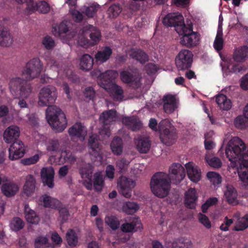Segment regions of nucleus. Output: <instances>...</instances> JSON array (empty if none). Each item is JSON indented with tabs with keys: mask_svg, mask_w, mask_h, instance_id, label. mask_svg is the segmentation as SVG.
Listing matches in <instances>:
<instances>
[{
	"mask_svg": "<svg viewBox=\"0 0 248 248\" xmlns=\"http://www.w3.org/2000/svg\"><path fill=\"white\" fill-rule=\"evenodd\" d=\"M137 150L141 153H147L151 147L150 140L147 138H141L135 140Z\"/></svg>",
	"mask_w": 248,
	"mask_h": 248,
	"instance_id": "obj_37",
	"label": "nucleus"
},
{
	"mask_svg": "<svg viewBox=\"0 0 248 248\" xmlns=\"http://www.w3.org/2000/svg\"><path fill=\"white\" fill-rule=\"evenodd\" d=\"M119 192L126 198H130L132 196V190L135 186V182L130 178L122 176L118 181Z\"/></svg>",
	"mask_w": 248,
	"mask_h": 248,
	"instance_id": "obj_15",
	"label": "nucleus"
},
{
	"mask_svg": "<svg viewBox=\"0 0 248 248\" xmlns=\"http://www.w3.org/2000/svg\"><path fill=\"white\" fill-rule=\"evenodd\" d=\"M49 10V5L46 1H40L38 2L37 11L42 13L46 14L48 13Z\"/></svg>",
	"mask_w": 248,
	"mask_h": 248,
	"instance_id": "obj_63",
	"label": "nucleus"
},
{
	"mask_svg": "<svg viewBox=\"0 0 248 248\" xmlns=\"http://www.w3.org/2000/svg\"><path fill=\"white\" fill-rule=\"evenodd\" d=\"M248 227V214L238 218L235 223L233 230L237 231H243Z\"/></svg>",
	"mask_w": 248,
	"mask_h": 248,
	"instance_id": "obj_43",
	"label": "nucleus"
},
{
	"mask_svg": "<svg viewBox=\"0 0 248 248\" xmlns=\"http://www.w3.org/2000/svg\"><path fill=\"white\" fill-rule=\"evenodd\" d=\"M218 202V199L216 197L209 198L206 202L202 205V209L203 212H205L208 208L213 205L216 204Z\"/></svg>",
	"mask_w": 248,
	"mask_h": 248,
	"instance_id": "obj_60",
	"label": "nucleus"
},
{
	"mask_svg": "<svg viewBox=\"0 0 248 248\" xmlns=\"http://www.w3.org/2000/svg\"><path fill=\"white\" fill-rule=\"evenodd\" d=\"M24 154V146L20 140L14 142L9 149V157L12 160H16L22 157Z\"/></svg>",
	"mask_w": 248,
	"mask_h": 248,
	"instance_id": "obj_19",
	"label": "nucleus"
},
{
	"mask_svg": "<svg viewBox=\"0 0 248 248\" xmlns=\"http://www.w3.org/2000/svg\"><path fill=\"white\" fill-rule=\"evenodd\" d=\"M24 223L22 220L19 217H15L11 221L10 227L14 231H17L22 229Z\"/></svg>",
	"mask_w": 248,
	"mask_h": 248,
	"instance_id": "obj_53",
	"label": "nucleus"
},
{
	"mask_svg": "<svg viewBox=\"0 0 248 248\" xmlns=\"http://www.w3.org/2000/svg\"><path fill=\"white\" fill-rule=\"evenodd\" d=\"M170 175L174 177L175 183H180L186 176L184 168L179 163H173L169 168Z\"/></svg>",
	"mask_w": 248,
	"mask_h": 248,
	"instance_id": "obj_25",
	"label": "nucleus"
},
{
	"mask_svg": "<svg viewBox=\"0 0 248 248\" xmlns=\"http://www.w3.org/2000/svg\"><path fill=\"white\" fill-rule=\"evenodd\" d=\"M122 121L123 124L133 131H137L142 126L141 122L136 117L132 116L129 117L124 116L122 118Z\"/></svg>",
	"mask_w": 248,
	"mask_h": 248,
	"instance_id": "obj_29",
	"label": "nucleus"
},
{
	"mask_svg": "<svg viewBox=\"0 0 248 248\" xmlns=\"http://www.w3.org/2000/svg\"><path fill=\"white\" fill-rule=\"evenodd\" d=\"M66 238L68 244L70 246H75L78 242V237L74 231L71 229L66 233Z\"/></svg>",
	"mask_w": 248,
	"mask_h": 248,
	"instance_id": "obj_50",
	"label": "nucleus"
},
{
	"mask_svg": "<svg viewBox=\"0 0 248 248\" xmlns=\"http://www.w3.org/2000/svg\"><path fill=\"white\" fill-rule=\"evenodd\" d=\"M100 8V6L98 4L93 3L86 7L85 10V14L89 18L93 17Z\"/></svg>",
	"mask_w": 248,
	"mask_h": 248,
	"instance_id": "obj_49",
	"label": "nucleus"
},
{
	"mask_svg": "<svg viewBox=\"0 0 248 248\" xmlns=\"http://www.w3.org/2000/svg\"><path fill=\"white\" fill-rule=\"evenodd\" d=\"M122 11L119 5L113 4L109 7L107 11L108 16L110 18L116 17Z\"/></svg>",
	"mask_w": 248,
	"mask_h": 248,
	"instance_id": "obj_51",
	"label": "nucleus"
},
{
	"mask_svg": "<svg viewBox=\"0 0 248 248\" xmlns=\"http://www.w3.org/2000/svg\"><path fill=\"white\" fill-rule=\"evenodd\" d=\"M98 139L99 138L95 135L90 136L89 139V152L92 159L93 161H97L101 162L102 160V156L100 154L101 147L98 142Z\"/></svg>",
	"mask_w": 248,
	"mask_h": 248,
	"instance_id": "obj_17",
	"label": "nucleus"
},
{
	"mask_svg": "<svg viewBox=\"0 0 248 248\" xmlns=\"http://www.w3.org/2000/svg\"><path fill=\"white\" fill-rule=\"evenodd\" d=\"M214 135L213 131H210L205 134L204 146L207 150L213 149L215 147V143L212 140H209L210 137H212Z\"/></svg>",
	"mask_w": 248,
	"mask_h": 248,
	"instance_id": "obj_56",
	"label": "nucleus"
},
{
	"mask_svg": "<svg viewBox=\"0 0 248 248\" xmlns=\"http://www.w3.org/2000/svg\"><path fill=\"white\" fill-rule=\"evenodd\" d=\"M20 135V130L18 126L13 125L7 127L3 133V139L7 143L14 142Z\"/></svg>",
	"mask_w": 248,
	"mask_h": 248,
	"instance_id": "obj_22",
	"label": "nucleus"
},
{
	"mask_svg": "<svg viewBox=\"0 0 248 248\" xmlns=\"http://www.w3.org/2000/svg\"><path fill=\"white\" fill-rule=\"evenodd\" d=\"M57 97L56 88L54 86L48 85L40 90L38 104L41 107L47 106L49 104L54 103Z\"/></svg>",
	"mask_w": 248,
	"mask_h": 248,
	"instance_id": "obj_14",
	"label": "nucleus"
},
{
	"mask_svg": "<svg viewBox=\"0 0 248 248\" xmlns=\"http://www.w3.org/2000/svg\"><path fill=\"white\" fill-rule=\"evenodd\" d=\"M222 31H217V33L214 42L213 46L215 50L218 52L220 51L223 46L224 41L222 38Z\"/></svg>",
	"mask_w": 248,
	"mask_h": 248,
	"instance_id": "obj_45",
	"label": "nucleus"
},
{
	"mask_svg": "<svg viewBox=\"0 0 248 248\" xmlns=\"http://www.w3.org/2000/svg\"><path fill=\"white\" fill-rule=\"evenodd\" d=\"M163 23L166 26L175 28L176 31L181 36L180 43L187 47L196 46L200 43V35L193 31L191 23L185 24L182 15L179 13L168 14L163 19Z\"/></svg>",
	"mask_w": 248,
	"mask_h": 248,
	"instance_id": "obj_2",
	"label": "nucleus"
},
{
	"mask_svg": "<svg viewBox=\"0 0 248 248\" xmlns=\"http://www.w3.org/2000/svg\"><path fill=\"white\" fill-rule=\"evenodd\" d=\"M112 54V50L109 47H105L98 51L95 55L96 62L101 64L108 61Z\"/></svg>",
	"mask_w": 248,
	"mask_h": 248,
	"instance_id": "obj_36",
	"label": "nucleus"
},
{
	"mask_svg": "<svg viewBox=\"0 0 248 248\" xmlns=\"http://www.w3.org/2000/svg\"><path fill=\"white\" fill-rule=\"evenodd\" d=\"M244 115L237 116L234 120L235 126L240 129H244L248 127V120Z\"/></svg>",
	"mask_w": 248,
	"mask_h": 248,
	"instance_id": "obj_47",
	"label": "nucleus"
},
{
	"mask_svg": "<svg viewBox=\"0 0 248 248\" xmlns=\"http://www.w3.org/2000/svg\"><path fill=\"white\" fill-rule=\"evenodd\" d=\"M24 78L14 77L10 79L9 82V90L11 94L15 98H27L32 92L31 85L27 82Z\"/></svg>",
	"mask_w": 248,
	"mask_h": 248,
	"instance_id": "obj_7",
	"label": "nucleus"
},
{
	"mask_svg": "<svg viewBox=\"0 0 248 248\" xmlns=\"http://www.w3.org/2000/svg\"><path fill=\"white\" fill-rule=\"evenodd\" d=\"M100 39L101 34L99 31L91 25H87L79 31L77 42L81 46L88 47L93 45Z\"/></svg>",
	"mask_w": 248,
	"mask_h": 248,
	"instance_id": "obj_8",
	"label": "nucleus"
},
{
	"mask_svg": "<svg viewBox=\"0 0 248 248\" xmlns=\"http://www.w3.org/2000/svg\"><path fill=\"white\" fill-rule=\"evenodd\" d=\"M150 187L155 196L160 198L167 196L170 189V180L169 174L162 172L155 174L151 180Z\"/></svg>",
	"mask_w": 248,
	"mask_h": 248,
	"instance_id": "obj_5",
	"label": "nucleus"
},
{
	"mask_svg": "<svg viewBox=\"0 0 248 248\" xmlns=\"http://www.w3.org/2000/svg\"><path fill=\"white\" fill-rule=\"evenodd\" d=\"M54 170L52 167L43 168L41 170V176L43 183L50 188L54 186Z\"/></svg>",
	"mask_w": 248,
	"mask_h": 248,
	"instance_id": "obj_23",
	"label": "nucleus"
},
{
	"mask_svg": "<svg viewBox=\"0 0 248 248\" xmlns=\"http://www.w3.org/2000/svg\"><path fill=\"white\" fill-rule=\"evenodd\" d=\"M161 141L168 146L172 144L175 140V130L169 119H164L159 124Z\"/></svg>",
	"mask_w": 248,
	"mask_h": 248,
	"instance_id": "obj_11",
	"label": "nucleus"
},
{
	"mask_svg": "<svg viewBox=\"0 0 248 248\" xmlns=\"http://www.w3.org/2000/svg\"><path fill=\"white\" fill-rule=\"evenodd\" d=\"M42 44L47 49H51L55 46L54 41L51 37L48 36H46L44 38Z\"/></svg>",
	"mask_w": 248,
	"mask_h": 248,
	"instance_id": "obj_62",
	"label": "nucleus"
},
{
	"mask_svg": "<svg viewBox=\"0 0 248 248\" xmlns=\"http://www.w3.org/2000/svg\"><path fill=\"white\" fill-rule=\"evenodd\" d=\"M75 160V157L69 151H64L62 152L60 160L57 162L55 161V157L51 156L48 159V162L51 164L58 163L63 164L64 163H72Z\"/></svg>",
	"mask_w": 248,
	"mask_h": 248,
	"instance_id": "obj_30",
	"label": "nucleus"
},
{
	"mask_svg": "<svg viewBox=\"0 0 248 248\" xmlns=\"http://www.w3.org/2000/svg\"><path fill=\"white\" fill-rule=\"evenodd\" d=\"M198 193L194 188H189L185 194V205L189 208L193 209L196 207L198 200Z\"/></svg>",
	"mask_w": 248,
	"mask_h": 248,
	"instance_id": "obj_27",
	"label": "nucleus"
},
{
	"mask_svg": "<svg viewBox=\"0 0 248 248\" xmlns=\"http://www.w3.org/2000/svg\"><path fill=\"white\" fill-rule=\"evenodd\" d=\"M163 102L164 110L167 113H172L177 108L176 99L171 95L164 96Z\"/></svg>",
	"mask_w": 248,
	"mask_h": 248,
	"instance_id": "obj_32",
	"label": "nucleus"
},
{
	"mask_svg": "<svg viewBox=\"0 0 248 248\" xmlns=\"http://www.w3.org/2000/svg\"><path fill=\"white\" fill-rule=\"evenodd\" d=\"M111 150L113 154L116 155H120L123 148V141L121 138L115 137L110 144Z\"/></svg>",
	"mask_w": 248,
	"mask_h": 248,
	"instance_id": "obj_42",
	"label": "nucleus"
},
{
	"mask_svg": "<svg viewBox=\"0 0 248 248\" xmlns=\"http://www.w3.org/2000/svg\"><path fill=\"white\" fill-rule=\"evenodd\" d=\"M118 119V116L114 110L103 112L99 118L100 121L102 124V128L99 131L100 134L104 138L109 137L110 129Z\"/></svg>",
	"mask_w": 248,
	"mask_h": 248,
	"instance_id": "obj_10",
	"label": "nucleus"
},
{
	"mask_svg": "<svg viewBox=\"0 0 248 248\" xmlns=\"http://www.w3.org/2000/svg\"><path fill=\"white\" fill-rule=\"evenodd\" d=\"M127 54L132 58L135 59L141 63L148 60V56L140 50L131 49L128 50Z\"/></svg>",
	"mask_w": 248,
	"mask_h": 248,
	"instance_id": "obj_41",
	"label": "nucleus"
},
{
	"mask_svg": "<svg viewBox=\"0 0 248 248\" xmlns=\"http://www.w3.org/2000/svg\"><path fill=\"white\" fill-rule=\"evenodd\" d=\"M92 73L93 76L97 78L99 86L108 92L114 100L121 101L124 99L123 89L112 82L118 76L116 71L108 70L102 73L100 70H95Z\"/></svg>",
	"mask_w": 248,
	"mask_h": 248,
	"instance_id": "obj_3",
	"label": "nucleus"
},
{
	"mask_svg": "<svg viewBox=\"0 0 248 248\" xmlns=\"http://www.w3.org/2000/svg\"><path fill=\"white\" fill-rule=\"evenodd\" d=\"M206 176L213 185H218L221 182V177L217 172L209 171L207 172Z\"/></svg>",
	"mask_w": 248,
	"mask_h": 248,
	"instance_id": "obj_52",
	"label": "nucleus"
},
{
	"mask_svg": "<svg viewBox=\"0 0 248 248\" xmlns=\"http://www.w3.org/2000/svg\"><path fill=\"white\" fill-rule=\"evenodd\" d=\"M225 154L230 161V167L236 168L242 186L248 189V149L244 141L234 137L228 142Z\"/></svg>",
	"mask_w": 248,
	"mask_h": 248,
	"instance_id": "obj_1",
	"label": "nucleus"
},
{
	"mask_svg": "<svg viewBox=\"0 0 248 248\" xmlns=\"http://www.w3.org/2000/svg\"><path fill=\"white\" fill-rule=\"evenodd\" d=\"M192 61L193 54L187 49L180 51L175 59L176 66L179 70H184L189 67Z\"/></svg>",
	"mask_w": 248,
	"mask_h": 248,
	"instance_id": "obj_16",
	"label": "nucleus"
},
{
	"mask_svg": "<svg viewBox=\"0 0 248 248\" xmlns=\"http://www.w3.org/2000/svg\"><path fill=\"white\" fill-rule=\"evenodd\" d=\"M68 26L66 21H63L59 25H55L53 27L52 32L55 36H59L62 34L65 33L68 31Z\"/></svg>",
	"mask_w": 248,
	"mask_h": 248,
	"instance_id": "obj_46",
	"label": "nucleus"
},
{
	"mask_svg": "<svg viewBox=\"0 0 248 248\" xmlns=\"http://www.w3.org/2000/svg\"><path fill=\"white\" fill-rule=\"evenodd\" d=\"M142 225L140 220L135 219L131 223H125L121 226L123 232H133L142 229Z\"/></svg>",
	"mask_w": 248,
	"mask_h": 248,
	"instance_id": "obj_33",
	"label": "nucleus"
},
{
	"mask_svg": "<svg viewBox=\"0 0 248 248\" xmlns=\"http://www.w3.org/2000/svg\"><path fill=\"white\" fill-rule=\"evenodd\" d=\"M43 69V64L38 58H33L28 62L21 71V76L26 80H31L37 77Z\"/></svg>",
	"mask_w": 248,
	"mask_h": 248,
	"instance_id": "obj_12",
	"label": "nucleus"
},
{
	"mask_svg": "<svg viewBox=\"0 0 248 248\" xmlns=\"http://www.w3.org/2000/svg\"><path fill=\"white\" fill-rule=\"evenodd\" d=\"M35 248H47L49 246L48 239L45 236H38L35 239Z\"/></svg>",
	"mask_w": 248,
	"mask_h": 248,
	"instance_id": "obj_54",
	"label": "nucleus"
},
{
	"mask_svg": "<svg viewBox=\"0 0 248 248\" xmlns=\"http://www.w3.org/2000/svg\"><path fill=\"white\" fill-rule=\"evenodd\" d=\"M41 202L45 207L51 208H57L61 207V203L57 199L46 195L42 196Z\"/></svg>",
	"mask_w": 248,
	"mask_h": 248,
	"instance_id": "obj_38",
	"label": "nucleus"
},
{
	"mask_svg": "<svg viewBox=\"0 0 248 248\" xmlns=\"http://www.w3.org/2000/svg\"><path fill=\"white\" fill-rule=\"evenodd\" d=\"M46 67L50 70L56 71L58 76H65L70 78L72 70L63 66L62 57L59 55H53L46 59Z\"/></svg>",
	"mask_w": 248,
	"mask_h": 248,
	"instance_id": "obj_13",
	"label": "nucleus"
},
{
	"mask_svg": "<svg viewBox=\"0 0 248 248\" xmlns=\"http://www.w3.org/2000/svg\"><path fill=\"white\" fill-rule=\"evenodd\" d=\"M46 118L51 127L57 132L63 131L66 127L67 122L64 113L55 106L47 108Z\"/></svg>",
	"mask_w": 248,
	"mask_h": 248,
	"instance_id": "obj_6",
	"label": "nucleus"
},
{
	"mask_svg": "<svg viewBox=\"0 0 248 248\" xmlns=\"http://www.w3.org/2000/svg\"><path fill=\"white\" fill-rule=\"evenodd\" d=\"M222 62L220 63L222 67L223 76L227 77L233 73H237L245 70L240 64H234L233 61L242 62L248 57V47L243 46L234 49L233 59L230 57H222L220 55Z\"/></svg>",
	"mask_w": 248,
	"mask_h": 248,
	"instance_id": "obj_4",
	"label": "nucleus"
},
{
	"mask_svg": "<svg viewBox=\"0 0 248 248\" xmlns=\"http://www.w3.org/2000/svg\"><path fill=\"white\" fill-rule=\"evenodd\" d=\"M13 41V38L8 30L0 25V44L2 46H8L12 45Z\"/></svg>",
	"mask_w": 248,
	"mask_h": 248,
	"instance_id": "obj_34",
	"label": "nucleus"
},
{
	"mask_svg": "<svg viewBox=\"0 0 248 248\" xmlns=\"http://www.w3.org/2000/svg\"><path fill=\"white\" fill-rule=\"evenodd\" d=\"M68 133L72 139L77 138L82 141L87 135V130L81 123H77L69 129Z\"/></svg>",
	"mask_w": 248,
	"mask_h": 248,
	"instance_id": "obj_21",
	"label": "nucleus"
},
{
	"mask_svg": "<svg viewBox=\"0 0 248 248\" xmlns=\"http://www.w3.org/2000/svg\"><path fill=\"white\" fill-rule=\"evenodd\" d=\"M39 155L38 154H36L30 157L22 159L21 162L22 164L25 165H30L36 163L39 160Z\"/></svg>",
	"mask_w": 248,
	"mask_h": 248,
	"instance_id": "obj_64",
	"label": "nucleus"
},
{
	"mask_svg": "<svg viewBox=\"0 0 248 248\" xmlns=\"http://www.w3.org/2000/svg\"><path fill=\"white\" fill-rule=\"evenodd\" d=\"M139 205L134 202H127L123 203L122 207L123 211L128 214H132L138 210Z\"/></svg>",
	"mask_w": 248,
	"mask_h": 248,
	"instance_id": "obj_44",
	"label": "nucleus"
},
{
	"mask_svg": "<svg viewBox=\"0 0 248 248\" xmlns=\"http://www.w3.org/2000/svg\"><path fill=\"white\" fill-rule=\"evenodd\" d=\"M192 244L188 239H181L172 243H168V248H191Z\"/></svg>",
	"mask_w": 248,
	"mask_h": 248,
	"instance_id": "obj_40",
	"label": "nucleus"
},
{
	"mask_svg": "<svg viewBox=\"0 0 248 248\" xmlns=\"http://www.w3.org/2000/svg\"><path fill=\"white\" fill-rule=\"evenodd\" d=\"M60 147L57 140H51L46 144V149L49 152H57Z\"/></svg>",
	"mask_w": 248,
	"mask_h": 248,
	"instance_id": "obj_59",
	"label": "nucleus"
},
{
	"mask_svg": "<svg viewBox=\"0 0 248 248\" xmlns=\"http://www.w3.org/2000/svg\"><path fill=\"white\" fill-rule=\"evenodd\" d=\"M223 191L224 198L229 204L235 205L238 203L237 192L232 186L226 185Z\"/></svg>",
	"mask_w": 248,
	"mask_h": 248,
	"instance_id": "obj_24",
	"label": "nucleus"
},
{
	"mask_svg": "<svg viewBox=\"0 0 248 248\" xmlns=\"http://www.w3.org/2000/svg\"><path fill=\"white\" fill-rule=\"evenodd\" d=\"M24 215L27 222L30 224H37L40 221V218L36 212L27 204L24 207Z\"/></svg>",
	"mask_w": 248,
	"mask_h": 248,
	"instance_id": "obj_35",
	"label": "nucleus"
},
{
	"mask_svg": "<svg viewBox=\"0 0 248 248\" xmlns=\"http://www.w3.org/2000/svg\"><path fill=\"white\" fill-rule=\"evenodd\" d=\"M36 180L31 175H28L25 180V183L23 187V193L27 197L32 196L35 192Z\"/></svg>",
	"mask_w": 248,
	"mask_h": 248,
	"instance_id": "obj_26",
	"label": "nucleus"
},
{
	"mask_svg": "<svg viewBox=\"0 0 248 248\" xmlns=\"http://www.w3.org/2000/svg\"><path fill=\"white\" fill-rule=\"evenodd\" d=\"M105 221L111 229H117L120 226V222L117 217L113 216H107L105 218Z\"/></svg>",
	"mask_w": 248,
	"mask_h": 248,
	"instance_id": "obj_48",
	"label": "nucleus"
},
{
	"mask_svg": "<svg viewBox=\"0 0 248 248\" xmlns=\"http://www.w3.org/2000/svg\"><path fill=\"white\" fill-rule=\"evenodd\" d=\"M198 220L207 229H210L211 227V222L209 218L205 215L202 213L199 214L198 216Z\"/></svg>",
	"mask_w": 248,
	"mask_h": 248,
	"instance_id": "obj_61",
	"label": "nucleus"
},
{
	"mask_svg": "<svg viewBox=\"0 0 248 248\" xmlns=\"http://www.w3.org/2000/svg\"><path fill=\"white\" fill-rule=\"evenodd\" d=\"M1 191L6 197H11L15 195L19 190V186L10 181H7L3 183L1 186Z\"/></svg>",
	"mask_w": 248,
	"mask_h": 248,
	"instance_id": "obj_28",
	"label": "nucleus"
},
{
	"mask_svg": "<svg viewBox=\"0 0 248 248\" xmlns=\"http://www.w3.org/2000/svg\"><path fill=\"white\" fill-rule=\"evenodd\" d=\"M93 64V57L87 54L83 55L80 59L79 67L85 71H89L92 69Z\"/></svg>",
	"mask_w": 248,
	"mask_h": 248,
	"instance_id": "obj_39",
	"label": "nucleus"
},
{
	"mask_svg": "<svg viewBox=\"0 0 248 248\" xmlns=\"http://www.w3.org/2000/svg\"><path fill=\"white\" fill-rule=\"evenodd\" d=\"M69 14L72 19L76 22H80L83 19L82 14L76 8H70Z\"/></svg>",
	"mask_w": 248,
	"mask_h": 248,
	"instance_id": "obj_55",
	"label": "nucleus"
},
{
	"mask_svg": "<svg viewBox=\"0 0 248 248\" xmlns=\"http://www.w3.org/2000/svg\"><path fill=\"white\" fill-rule=\"evenodd\" d=\"M216 101L219 108L222 110H229L232 108V102L225 95H217Z\"/></svg>",
	"mask_w": 248,
	"mask_h": 248,
	"instance_id": "obj_31",
	"label": "nucleus"
},
{
	"mask_svg": "<svg viewBox=\"0 0 248 248\" xmlns=\"http://www.w3.org/2000/svg\"><path fill=\"white\" fill-rule=\"evenodd\" d=\"M27 8L26 12L28 14H31L37 10L38 3L35 2L33 0H27Z\"/></svg>",
	"mask_w": 248,
	"mask_h": 248,
	"instance_id": "obj_58",
	"label": "nucleus"
},
{
	"mask_svg": "<svg viewBox=\"0 0 248 248\" xmlns=\"http://www.w3.org/2000/svg\"><path fill=\"white\" fill-rule=\"evenodd\" d=\"M92 172V166L89 164L80 169V173L83 179V183L88 189L92 188L93 183L95 189L97 191H101L104 186L103 176L101 172H96L94 174L92 181L91 179Z\"/></svg>",
	"mask_w": 248,
	"mask_h": 248,
	"instance_id": "obj_9",
	"label": "nucleus"
},
{
	"mask_svg": "<svg viewBox=\"0 0 248 248\" xmlns=\"http://www.w3.org/2000/svg\"><path fill=\"white\" fill-rule=\"evenodd\" d=\"M187 175L188 178L193 183H197L202 179V170L201 168L192 162H189L185 164Z\"/></svg>",
	"mask_w": 248,
	"mask_h": 248,
	"instance_id": "obj_18",
	"label": "nucleus"
},
{
	"mask_svg": "<svg viewBox=\"0 0 248 248\" xmlns=\"http://www.w3.org/2000/svg\"><path fill=\"white\" fill-rule=\"evenodd\" d=\"M137 74L138 72L136 69H129L121 73L120 78L124 83L130 84L131 85L135 84L136 86H138L140 78Z\"/></svg>",
	"mask_w": 248,
	"mask_h": 248,
	"instance_id": "obj_20",
	"label": "nucleus"
},
{
	"mask_svg": "<svg viewBox=\"0 0 248 248\" xmlns=\"http://www.w3.org/2000/svg\"><path fill=\"white\" fill-rule=\"evenodd\" d=\"M205 159L212 167L218 168L221 166L222 163L220 160L217 157H213L210 159L208 155H206Z\"/></svg>",
	"mask_w": 248,
	"mask_h": 248,
	"instance_id": "obj_57",
	"label": "nucleus"
}]
</instances>
